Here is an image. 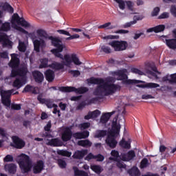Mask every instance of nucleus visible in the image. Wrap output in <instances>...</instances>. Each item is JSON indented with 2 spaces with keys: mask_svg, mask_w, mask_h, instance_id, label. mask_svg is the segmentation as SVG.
<instances>
[{
  "mask_svg": "<svg viewBox=\"0 0 176 176\" xmlns=\"http://www.w3.org/2000/svg\"><path fill=\"white\" fill-rule=\"evenodd\" d=\"M1 101L3 105H6V107H10V99L8 98H3L1 97Z\"/></svg>",
  "mask_w": 176,
  "mask_h": 176,
  "instance_id": "09e8293b",
  "label": "nucleus"
},
{
  "mask_svg": "<svg viewBox=\"0 0 176 176\" xmlns=\"http://www.w3.org/2000/svg\"><path fill=\"white\" fill-rule=\"evenodd\" d=\"M3 162H4V163H9V162H14L13 155H7L3 158Z\"/></svg>",
  "mask_w": 176,
  "mask_h": 176,
  "instance_id": "49530a36",
  "label": "nucleus"
},
{
  "mask_svg": "<svg viewBox=\"0 0 176 176\" xmlns=\"http://www.w3.org/2000/svg\"><path fill=\"white\" fill-rule=\"evenodd\" d=\"M135 157V152L133 150H131L126 153L121 154V159L123 162H130Z\"/></svg>",
  "mask_w": 176,
  "mask_h": 176,
  "instance_id": "6ab92c4d",
  "label": "nucleus"
},
{
  "mask_svg": "<svg viewBox=\"0 0 176 176\" xmlns=\"http://www.w3.org/2000/svg\"><path fill=\"white\" fill-rule=\"evenodd\" d=\"M58 164L60 168H65V167H67V162L61 159L58 160Z\"/></svg>",
  "mask_w": 176,
  "mask_h": 176,
  "instance_id": "8fccbe9b",
  "label": "nucleus"
},
{
  "mask_svg": "<svg viewBox=\"0 0 176 176\" xmlns=\"http://www.w3.org/2000/svg\"><path fill=\"white\" fill-rule=\"evenodd\" d=\"M120 146L121 148H124V149H130L131 148V146L129 142L124 140V139H122V140L119 143Z\"/></svg>",
  "mask_w": 176,
  "mask_h": 176,
  "instance_id": "72a5a7b5",
  "label": "nucleus"
},
{
  "mask_svg": "<svg viewBox=\"0 0 176 176\" xmlns=\"http://www.w3.org/2000/svg\"><path fill=\"white\" fill-rule=\"evenodd\" d=\"M16 23L19 25H21L22 27H30V25L24 19V18H20V16H19V14L15 13L12 15V23Z\"/></svg>",
  "mask_w": 176,
  "mask_h": 176,
  "instance_id": "9d476101",
  "label": "nucleus"
},
{
  "mask_svg": "<svg viewBox=\"0 0 176 176\" xmlns=\"http://www.w3.org/2000/svg\"><path fill=\"white\" fill-rule=\"evenodd\" d=\"M48 39L52 41V45L54 46V47H56L52 49L51 50V52L55 56V57L60 58V60H65V65H66V67H69L71 64H72V63H74L75 65H82V62L79 60V58H78L76 54H72L71 56H69V54H66L65 56H63V54H61V52H63V50H64V48L65 47V45L63 44V41L61 40L58 38L53 37V36H49Z\"/></svg>",
  "mask_w": 176,
  "mask_h": 176,
  "instance_id": "f03ea898",
  "label": "nucleus"
},
{
  "mask_svg": "<svg viewBox=\"0 0 176 176\" xmlns=\"http://www.w3.org/2000/svg\"><path fill=\"white\" fill-rule=\"evenodd\" d=\"M78 145L80 146H91L93 145V143L90 142L89 140H80L78 142Z\"/></svg>",
  "mask_w": 176,
  "mask_h": 176,
  "instance_id": "f704fd0d",
  "label": "nucleus"
},
{
  "mask_svg": "<svg viewBox=\"0 0 176 176\" xmlns=\"http://www.w3.org/2000/svg\"><path fill=\"white\" fill-rule=\"evenodd\" d=\"M87 105V103L85 101L81 102L78 106H77V109L78 111L82 110Z\"/></svg>",
  "mask_w": 176,
  "mask_h": 176,
  "instance_id": "bf43d9fd",
  "label": "nucleus"
},
{
  "mask_svg": "<svg viewBox=\"0 0 176 176\" xmlns=\"http://www.w3.org/2000/svg\"><path fill=\"white\" fill-rule=\"evenodd\" d=\"M88 85H98L94 91V96L108 97L113 96L116 91H120L122 87L118 84L109 83L103 78L91 77L87 79Z\"/></svg>",
  "mask_w": 176,
  "mask_h": 176,
  "instance_id": "f257e3e1",
  "label": "nucleus"
},
{
  "mask_svg": "<svg viewBox=\"0 0 176 176\" xmlns=\"http://www.w3.org/2000/svg\"><path fill=\"white\" fill-rule=\"evenodd\" d=\"M13 89L8 90V91H4L3 93L1 94V97L4 98H10V96H12V92H13Z\"/></svg>",
  "mask_w": 176,
  "mask_h": 176,
  "instance_id": "37998d69",
  "label": "nucleus"
},
{
  "mask_svg": "<svg viewBox=\"0 0 176 176\" xmlns=\"http://www.w3.org/2000/svg\"><path fill=\"white\" fill-rule=\"evenodd\" d=\"M170 14L168 12H163L159 16V19H168Z\"/></svg>",
  "mask_w": 176,
  "mask_h": 176,
  "instance_id": "774afa93",
  "label": "nucleus"
},
{
  "mask_svg": "<svg viewBox=\"0 0 176 176\" xmlns=\"http://www.w3.org/2000/svg\"><path fill=\"white\" fill-rule=\"evenodd\" d=\"M133 24H135V21H132L126 23L125 24L122 25V28H129L131 27V25H133Z\"/></svg>",
  "mask_w": 176,
  "mask_h": 176,
  "instance_id": "864d4df0",
  "label": "nucleus"
},
{
  "mask_svg": "<svg viewBox=\"0 0 176 176\" xmlns=\"http://www.w3.org/2000/svg\"><path fill=\"white\" fill-rule=\"evenodd\" d=\"M69 74L73 75V76H74V78H78V76H79L80 75V72H79V70H71L69 72Z\"/></svg>",
  "mask_w": 176,
  "mask_h": 176,
  "instance_id": "052dcab7",
  "label": "nucleus"
},
{
  "mask_svg": "<svg viewBox=\"0 0 176 176\" xmlns=\"http://www.w3.org/2000/svg\"><path fill=\"white\" fill-rule=\"evenodd\" d=\"M32 76L34 79V82H36V83H38V85H41L43 80H45L43 74L38 70L32 72Z\"/></svg>",
  "mask_w": 176,
  "mask_h": 176,
  "instance_id": "f3484780",
  "label": "nucleus"
},
{
  "mask_svg": "<svg viewBox=\"0 0 176 176\" xmlns=\"http://www.w3.org/2000/svg\"><path fill=\"white\" fill-rule=\"evenodd\" d=\"M118 7L121 10H124V9H126V1L122 0L118 2Z\"/></svg>",
  "mask_w": 176,
  "mask_h": 176,
  "instance_id": "4d7b16f0",
  "label": "nucleus"
},
{
  "mask_svg": "<svg viewBox=\"0 0 176 176\" xmlns=\"http://www.w3.org/2000/svg\"><path fill=\"white\" fill-rule=\"evenodd\" d=\"M3 43V46H12V41H10L8 34L5 33L0 34V43Z\"/></svg>",
  "mask_w": 176,
  "mask_h": 176,
  "instance_id": "aec40b11",
  "label": "nucleus"
},
{
  "mask_svg": "<svg viewBox=\"0 0 176 176\" xmlns=\"http://www.w3.org/2000/svg\"><path fill=\"white\" fill-rule=\"evenodd\" d=\"M37 100L40 102V104H45L47 108L52 109L53 108V107H58L57 104L53 103V99L43 98H42V95H38L37 96Z\"/></svg>",
  "mask_w": 176,
  "mask_h": 176,
  "instance_id": "9b49d317",
  "label": "nucleus"
},
{
  "mask_svg": "<svg viewBox=\"0 0 176 176\" xmlns=\"http://www.w3.org/2000/svg\"><path fill=\"white\" fill-rule=\"evenodd\" d=\"M64 65H65V62L63 61L62 63L58 62H54L49 65V68L52 69H55V71H60V69H64Z\"/></svg>",
  "mask_w": 176,
  "mask_h": 176,
  "instance_id": "b1692460",
  "label": "nucleus"
},
{
  "mask_svg": "<svg viewBox=\"0 0 176 176\" xmlns=\"http://www.w3.org/2000/svg\"><path fill=\"white\" fill-rule=\"evenodd\" d=\"M112 115H113V112L103 113L100 117V123H102V124H105V123H107L108 120H109Z\"/></svg>",
  "mask_w": 176,
  "mask_h": 176,
  "instance_id": "cd10ccee",
  "label": "nucleus"
},
{
  "mask_svg": "<svg viewBox=\"0 0 176 176\" xmlns=\"http://www.w3.org/2000/svg\"><path fill=\"white\" fill-rule=\"evenodd\" d=\"M80 36L78 34H75L73 35L69 36V37L66 38V41H72V39H79Z\"/></svg>",
  "mask_w": 176,
  "mask_h": 176,
  "instance_id": "3c124183",
  "label": "nucleus"
},
{
  "mask_svg": "<svg viewBox=\"0 0 176 176\" xmlns=\"http://www.w3.org/2000/svg\"><path fill=\"white\" fill-rule=\"evenodd\" d=\"M128 173L131 176H140V175H141V173L140 172V169H138V168L130 169L128 171Z\"/></svg>",
  "mask_w": 176,
  "mask_h": 176,
  "instance_id": "58836bf2",
  "label": "nucleus"
},
{
  "mask_svg": "<svg viewBox=\"0 0 176 176\" xmlns=\"http://www.w3.org/2000/svg\"><path fill=\"white\" fill-rule=\"evenodd\" d=\"M148 161L147 158H144L140 162L141 168H145L148 167Z\"/></svg>",
  "mask_w": 176,
  "mask_h": 176,
  "instance_id": "de8ad7c7",
  "label": "nucleus"
},
{
  "mask_svg": "<svg viewBox=\"0 0 176 176\" xmlns=\"http://www.w3.org/2000/svg\"><path fill=\"white\" fill-rule=\"evenodd\" d=\"M40 65L38 68L42 69L43 68H49V59L47 58H43L40 59Z\"/></svg>",
  "mask_w": 176,
  "mask_h": 176,
  "instance_id": "7c9ffc66",
  "label": "nucleus"
},
{
  "mask_svg": "<svg viewBox=\"0 0 176 176\" xmlns=\"http://www.w3.org/2000/svg\"><path fill=\"white\" fill-rule=\"evenodd\" d=\"M101 100L100 97L92 98L91 99L87 100V105H91V104H97L98 101Z\"/></svg>",
  "mask_w": 176,
  "mask_h": 176,
  "instance_id": "c03bdc74",
  "label": "nucleus"
},
{
  "mask_svg": "<svg viewBox=\"0 0 176 176\" xmlns=\"http://www.w3.org/2000/svg\"><path fill=\"white\" fill-rule=\"evenodd\" d=\"M160 12V8L159 7H155L153 12H151V16L153 17H155V16H157V14H159V12Z\"/></svg>",
  "mask_w": 176,
  "mask_h": 176,
  "instance_id": "6e6d98bb",
  "label": "nucleus"
},
{
  "mask_svg": "<svg viewBox=\"0 0 176 176\" xmlns=\"http://www.w3.org/2000/svg\"><path fill=\"white\" fill-rule=\"evenodd\" d=\"M72 137H74V138H75L76 140H83L82 136V132L74 133H73Z\"/></svg>",
  "mask_w": 176,
  "mask_h": 176,
  "instance_id": "5fc2aeb1",
  "label": "nucleus"
},
{
  "mask_svg": "<svg viewBox=\"0 0 176 176\" xmlns=\"http://www.w3.org/2000/svg\"><path fill=\"white\" fill-rule=\"evenodd\" d=\"M4 168L10 174H16V171H17V166L14 164H6L4 166Z\"/></svg>",
  "mask_w": 176,
  "mask_h": 176,
  "instance_id": "a878e982",
  "label": "nucleus"
},
{
  "mask_svg": "<svg viewBox=\"0 0 176 176\" xmlns=\"http://www.w3.org/2000/svg\"><path fill=\"white\" fill-rule=\"evenodd\" d=\"M59 91L62 93H76V94H85L89 91V88L86 87H81L80 88H76L75 87H60L58 88Z\"/></svg>",
  "mask_w": 176,
  "mask_h": 176,
  "instance_id": "423d86ee",
  "label": "nucleus"
},
{
  "mask_svg": "<svg viewBox=\"0 0 176 176\" xmlns=\"http://www.w3.org/2000/svg\"><path fill=\"white\" fill-rule=\"evenodd\" d=\"M36 32L38 36H40L41 38H45V39H47L48 36H47V33H46V31L42 29H39L36 31Z\"/></svg>",
  "mask_w": 176,
  "mask_h": 176,
  "instance_id": "79ce46f5",
  "label": "nucleus"
},
{
  "mask_svg": "<svg viewBox=\"0 0 176 176\" xmlns=\"http://www.w3.org/2000/svg\"><path fill=\"white\" fill-rule=\"evenodd\" d=\"M0 31H3V32H8V31H10V23L6 22L2 23L0 27Z\"/></svg>",
  "mask_w": 176,
  "mask_h": 176,
  "instance_id": "2f4dec72",
  "label": "nucleus"
},
{
  "mask_svg": "<svg viewBox=\"0 0 176 176\" xmlns=\"http://www.w3.org/2000/svg\"><path fill=\"white\" fill-rule=\"evenodd\" d=\"M100 115H101V111L96 109L94 111H89L87 116H85L84 119H85V120H89V119L98 118Z\"/></svg>",
  "mask_w": 176,
  "mask_h": 176,
  "instance_id": "4be33fe9",
  "label": "nucleus"
},
{
  "mask_svg": "<svg viewBox=\"0 0 176 176\" xmlns=\"http://www.w3.org/2000/svg\"><path fill=\"white\" fill-rule=\"evenodd\" d=\"M116 166L118 167V168H126V165L124 164V163H123L122 161L117 162Z\"/></svg>",
  "mask_w": 176,
  "mask_h": 176,
  "instance_id": "0e129e2a",
  "label": "nucleus"
},
{
  "mask_svg": "<svg viewBox=\"0 0 176 176\" xmlns=\"http://www.w3.org/2000/svg\"><path fill=\"white\" fill-rule=\"evenodd\" d=\"M172 35L173 38H167L168 36H162L163 38H165V43L166 46L171 49L172 50H176V28L173 29L172 31Z\"/></svg>",
  "mask_w": 176,
  "mask_h": 176,
  "instance_id": "6e6552de",
  "label": "nucleus"
},
{
  "mask_svg": "<svg viewBox=\"0 0 176 176\" xmlns=\"http://www.w3.org/2000/svg\"><path fill=\"white\" fill-rule=\"evenodd\" d=\"M57 153L60 156H65L66 157H71L72 153L67 150H57Z\"/></svg>",
  "mask_w": 176,
  "mask_h": 176,
  "instance_id": "473e14b6",
  "label": "nucleus"
},
{
  "mask_svg": "<svg viewBox=\"0 0 176 176\" xmlns=\"http://www.w3.org/2000/svg\"><path fill=\"white\" fill-rule=\"evenodd\" d=\"M87 154V150H82L79 151L77 150L75 151L74 155H72L73 159H78V160H81Z\"/></svg>",
  "mask_w": 176,
  "mask_h": 176,
  "instance_id": "393cba45",
  "label": "nucleus"
},
{
  "mask_svg": "<svg viewBox=\"0 0 176 176\" xmlns=\"http://www.w3.org/2000/svg\"><path fill=\"white\" fill-rule=\"evenodd\" d=\"M44 75L45 76L46 80L49 82V83H52L54 80V78H56V75L54 74V72L52 69H47L45 72Z\"/></svg>",
  "mask_w": 176,
  "mask_h": 176,
  "instance_id": "412c9836",
  "label": "nucleus"
},
{
  "mask_svg": "<svg viewBox=\"0 0 176 176\" xmlns=\"http://www.w3.org/2000/svg\"><path fill=\"white\" fill-rule=\"evenodd\" d=\"M27 74H28V69L22 67L11 71V78H16V76H20L19 78H25L27 80Z\"/></svg>",
  "mask_w": 176,
  "mask_h": 176,
  "instance_id": "1a4fd4ad",
  "label": "nucleus"
},
{
  "mask_svg": "<svg viewBox=\"0 0 176 176\" xmlns=\"http://www.w3.org/2000/svg\"><path fill=\"white\" fill-rule=\"evenodd\" d=\"M170 77V79L169 80V83H170V85L176 83V73L171 74Z\"/></svg>",
  "mask_w": 176,
  "mask_h": 176,
  "instance_id": "13d9d810",
  "label": "nucleus"
},
{
  "mask_svg": "<svg viewBox=\"0 0 176 176\" xmlns=\"http://www.w3.org/2000/svg\"><path fill=\"white\" fill-rule=\"evenodd\" d=\"M170 13H171V14H173V16L176 17V6H175V5H172L170 6Z\"/></svg>",
  "mask_w": 176,
  "mask_h": 176,
  "instance_id": "69168bd1",
  "label": "nucleus"
},
{
  "mask_svg": "<svg viewBox=\"0 0 176 176\" xmlns=\"http://www.w3.org/2000/svg\"><path fill=\"white\" fill-rule=\"evenodd\" d=\"M99 29H104L106 30H113V28H116L115 25H111V22L106 23L102 25L98 26Z\"/></svg>",
  "mask_w": 176,
  "mask_h": 176,
  "instance_id": "4c0bfd02",
  "label": "nucleus"
},
{
  "mask_svg": "<svg viewBox=\"0 0 176 176\" xmlns=\"http://www.w3.org/2000/svg\"><path fill=\"white\" fill-rule=\"evenodd\" d=\"M21 158L18 162L19 167L23 174L30 173L31 171V167H32V160L26 154H21Z\"/></svg>",
  "mask_w": 176,
  "mask_h": 176,
  "instance_id": "39448f33",
  "label": "nucleus"
},
{
  "mask_svg": "<svg viewBox=\"0 0 176 176\" xmlns=\"http://www.w3.org/2000/svg\"><path fill=\"white\" fill-rule=\"evenodd\" d=\"M164 30H166V25H158L155 27L147 29L146 32H155V34H158V32H163Z\"/></svg>",
  "mask_w": 176,
  "mask_h": 176,
  "instance_id": "5701e85b",
  "label": "nucleus"
},
{
  "mask_svg": "<svg viewBox=\"0 0 176 176\" xmlns=\"http://www.w3.org/2000/svg\"><path fill=\"white\" fill-rule=\"evenodd\" d=\"M43 170H45V162L42 160L37 161L33 166L34 174H41Z\"/></svg>",
  "mask_w": 176,
  "mask_h": 176,
  "instance_id": "ddd939ff",
  "label": "nucleus"
},
{
  "mask_svg": "<svg viewBox=\"0 0 176 176\" xmlns=\"http://www.w3.org/2000/svg\"><path fill=\"white\" fill-rule=\"evenodd\" d=\"M25 83H27V80L25 77H19L16 78L13 83H12V86L13 87H15L16 89H17V90H19V89H21V87H23V86L24 85H25Z\"/></svg>",
  "mask_w": 176,
  "mask_h": 176,
  "instance_id": "a211bd4d",
  "label": "nucleus"
},
{
  "mask_svg": "<svg viewBox=\"0 0 176 176\" xmlns=\"http://www.w3.org/2000/svg\"><path fill=\"white\" fill-rule=\"evenodd\" d=\"M8 65L12 68V71L19 68V65H20V59L17 57V54H11V60L8 63Z\"/></svg>",
  "mask_w": 176,
  "mask_h": 176,
  "instance_id": "f8f14e48",
  "label": "nucleus"
},
{
  "mask_svg": "<svg viewBox=\"0 0 176 176\" xmlns=\"http://www.w3.org/2000/svg\"><path fill=\"white\" fill-rule=\"evenodd\" d=\"M107 135V131L104 130H98L96 131L94 138H102Z\"/></svg>",
  "mask_w": 176,
  "mask_h": 176,
  "instance_id": "e433bc0d",
  "label": "nucleus"
},
{
  "mask_svg": "<svg viewBox=\"0 0 176 176\" xmlns=\"http://www.w3.org/2000/svg\"><path fill=\"white\" fill-rule=\"evenodd\" d=\"M102 52H104V53H106L107 54H109V53H111L112 52L111 47L105 45L102 46Z\"/></svg>",
  "mask_w": 176,
  "mask_h": 176,
  "instance_id": "603ef678",
  "label": "nucleus"
},
{
  "mask_svg": "<svg viewBox=\"0 0 176 176\" xmlns=\"http://www.w3.org/2000/svg\"><path fill=\"white\" fill-rule=\"evenodd\" d=\"M33 45L34 47V51L36 52V53H39V52H41V49H45V47H46V43L43 39L34 40Z\"/></svg>",
  "mask_w": 176,
  "mask_h": 176,
  "instance_id": "4468645a",
  "label": "nucleus"
},
{
  "mask_svg": "<svg viewBox=\"0 0 176 176\" xmlns=\"http://www.w3.org/2000/svg\"><path fill=\"white\" fill-rule=\"evenodd\" d=\"M23 93H32L33 94H38V91L35 90V87L28 85L23 90Z\"/></svg>",
  "mask_w": 176,
  "mask_h": 176,
  "instance_id": "c756f323",
  "label": "nucleus"
},
{
  "mask_svg": "<svg viewBox=\"0 0 176 176\" xmlns=\"http://www.w3.org/2000/svg\"><path fill=\"white\" fill-rule=\"evenodd\" d=\"M95 159H96V162H104V159H105V157H104V155L101 154H98L95 155Z\"/></svg>",
  "mask_w": 176,
  "mask_h": 176,
  "instance_id": "680f3d73",
  "label": "nucleus"
},
{
  "mask_svg": "<svg viewBox=\"0 0 176 176\" xmlns=\"http://www.w3.org/2000/svg\"><path fill=\"white\" fill-rule=\"evenodd\" d=\"M72 136V131L69 129V127H66L62 133L61 140L63 141V142H67V141H71Z\"/></svg>",
  "mask_w": 176,
  "mask_h": 176,
  "instance_id": "2eb2a0df",
  "label": "nucleus"
},
{
  "mask_svg": "<svg viewBox=\"0 0 176 176\" xmlns=\"http://www.w3.org/2000/svg\"><path fill=\"white\" fill-rule=\"evenodd\" d=\"M127 70L124 69L122 70H118L116 72V76H118L117 80H122V85H137V87L141 89H156V87H160V85L155 82H146L145 81L140 80H131L128 79L129 76L126 74ZM144 83V84H138Z\"/></svg>",
  "mask_w": 176,
  "mask_h": 176,
  "instance_id": "7ed1b4c3",
  "label": "nucleus"
},
{
  "mask_svg": "<svg viewBox=\"0 0 176 176\" xmlns=\"http://www.w3.org/2000/svg\"><path fill=\"white\" fill-rule=\"evenodd\" d=\"M18 49L19 52H21V53L25 52V51L27 50V47L25 46V43H24V42L19 43Z\"/></svg>",
  "mask_w": 176,
  "mask_h": 176,
  "instance_id": "a18cd8bd",
  "label": "nucleus"
},
{
  "mask_svg": "<svg viewBox=\"0 0 176 176\" xmlns=\"http://www.w3.org/2000/svg\"><path fill=\"white\" fill-rule=\"evenodd\" d=\"M11 109H14V111H20V109H21V104H12Z\"/></svg>",
  "mask_w": 176,
  "mask_h": 176,
  "instance_id": "e2e57ef3",
  "label": "nucleus"
},
{
  "mask_svg": "<svg viewBox=\"0 0 176 176\" xmlns=\"http://www.w3.org/2000/svg\"><path fill=\"white\" fill-rule=\"evenodd\" d=\"M75 176H89V173L85 170H79L77 166H73Z\"/></svg>",
  "mask_w": 176,
  "mask_h": 176,
  "instance_id": "c85d7f7f",
  "label": "nucleus"
},
{
  "mask_svg": "<svg viewBox=\"0 0 176 176\" xmlns=\"http://www.w3.org/2000/svg\"><path fill=\"white\" fill-rule=\"evenodd\" d=\"M108 45L113 47L115 52H123L129 47V43L126 41H112Z\"/></svg>",
  "mask_w": 176,
  "mask_h": 176,
  "instance_id": "0eeeda50",
  "label": "nucleus"
},
{
  "mask_svg": "<svg viewBox=\"0 0 176 176\" xmlns=\"http://www.w3.org/2000/svg\"><path fill=\"white\" fill-rule=\"evenodd\" d=\"M13 140V145L14 148L16 149H23L24 146H25V142L23 140L20 139L18 136H14L12 138Z\"/></svg>",
  "mask_w": 176,
  "mask_h": 176,
  "instance_id": "dca6fc26",
  "label": "nucleus"
},
{
  "mask_svg": "<svg viewBox=\"0 0 176 176\" xmlns=\"http://www.w3.org/2000/svg\"><path fill=\"white\" fill-rule=\"evenodd\" d=\"M50 146H63V142L58 138L51 139L48 142Z\"/></svg>",
  "mask_w": 176,
  "mask_h": 176,
  "instance_id": "bb28decb",
  "label": "nucleus"
},
{
  "mask_svg": "<svg viewBox=\"0 0 176 176\" xmlns=\"http://www.w3.org/2000/svg\"><path fill=\"white\" fill-rule=\"evenodd\" d=\"M128 10L131 12V14H135V10H134V3L132 1H125Z\"/></svg>",
  "mask_w": 176,
  "mask_h": 176,
  "instance_id": "c9c22d12",
  "label": "nucleus"
},
{
  "mask_svg": "<svg viewBox=\"0 0 176 176\" xmlns=\"http://www.w3.org/2000/svg\"><path fill=\"white\" fill-rule=\"evenodd\" d=\"M3 10H6V12H8L9 13H13V12H14V9L13 8V7H12V6H10L8 3H4V5L3 6Z\"/></svg>",
  "mask_w": 176,
  "mask_h": 176,
  "instance_id": "ea45409f",
  "label": "nucleus"
},
{
  "mask_svg": "<svg viewBox=\"0 0 176 176\" xmlns=\"http://www.w3.org/2000/svg\"><path fill=\"white\" fill-rule=\"evenodd\" d=\"M104 39H119L118 35H108L104 37Z\"/></svg>",
  "mask_w": 176,
  "mask_h": 176,
  "instance_id": "338daca9",
  "label": "nucleus"
},
{
  "mask_svg": "<svg viewBox=\"0 0 176 176\" xmlns=\"http://www.w3.org/2000/svg\"><path fill=\"white\" fill-rule=\"evenodd\" d=\"M111 131L106 138V144L111 149H115L116 145H118V140H116V135H119L120 133V125L118 124V121H113L111 124Z\"/></svg>",
  "mask_w": 176,
  "mask_h": 176,
  "instance_id": "20e7f679",
  "label": "nucleus"
},
{
  "mask_svg": "<svg viewBox=\"0 0 176 176\" xmlns=\"http://www.w3.org/2000/svg\"><path fill=\"white\" fill-rule=\"evenodd\" d=\"M91 170L96 173V174H101L102 170H101V166L99 165H91Z\"/></svg>",
  "mask_w": 176,
  "mask_h": 176,
  "instance_id": "a19ab883",
  "label": "nucleus"
}]
</instances>
